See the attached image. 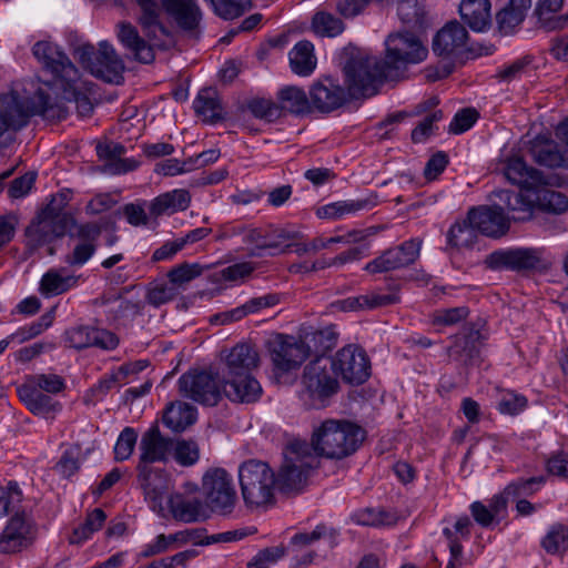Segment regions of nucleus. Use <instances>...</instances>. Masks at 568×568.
<instances>
[{"mask_svg": "<svg viewBox=\"0 0 568 568\" xmlns=\"http://www.w3.org/2000/svg\"><path fill=\"white\" fill-rule=\"evenodd\" d=\"M527 406V398L514 392H506L501 395L498 409L501 414L517 415Z\"/></svg>", "mask_w": 568, "mask_h": 568, "instance_id": "774afa93", "label": "nucleus"}, {"mask_svg": "<svg viewBox=\"0 0 568 568\" xmlns=\"http://www.w3.org/2000/svg\"><path fill=\"white\" fill-rule=\"evenodd\" d=\"M386 54L383 59L390 80H396L406 71L407 65L424 61L428 49L420 39L409 32L389 34L386 39Z\"/></svg>", "mask_w": 568, "mask_h": 568, "instance_id": "6e6552de", "label": "nucleus"}, {"mask_svg": "<svg viewBox=\"0 0 568 568\" xmlns=\"http://www.w3.org/2000/svg\"><path fill=\"white\" fill-rule=\"evenodd\" d=\"M138 433L132 427H125L119 435L114 446V458L116 462L129 459L136 445Z\"/></svg>", "mask_w": 568, "mask_h": 568, "instance_id": "864d4df0", "label": "nucleus"}, {"mask_svg": "<svg viewBox=\"0 0 568 568\" xmlns=\"http://www.w3.org/2000/svg\"><path fill=\"white\" fill-rule=\"evenodd\" d=\"M32 53L43 71L51 75L52 85L57 89L77 82L80 71L59 45L50 41H38L32 47Z\"/></svg>", "mask_w": 568, "mask_h": 568, "instance_id": "9d476101", "label": "nucleus"}, {"mask_svg": "<svg viewBox=\"0 0 568 568\" xmlns=\"http://www.w3.org/2000/svg\"><path fill=\"white\" fill-rule=\"evenodd\" d=\"M38 528L28 514L11 516L0 531V555L13 556L30 548L37 539Z\"/></svg>", "mask_w": 568, "mask_h": 568, "instance_id": "4468645a", "label": "nucleus"}, {"mask_svg": "<svg viewBox=\"0 0 568 568\" xmlns=\"http://www.w3.org/2000/svg\"><path fill=\"white\" fill-rule=\"evenodd\" d=\"M538 207L548 213L562 214L568 211V197L558 191L542 190L537 195Z\"/></svg>", "mask_w": 568, "mask_h": 568, "instance_id": "8fccbe9b", "label": "nucleus"}, {"mask_svg": "<svg viewBox=\"0 0 568 568\" xmlns=\"http://www.w3.org/2000/svg\"><path fill=\"white\" fill-rule=\"evenodd\" d=\"M197 556V551L194 549H187L181 552H178L173 556L161 558L159 560H154L145 566L140 568H175L178 566L186 567L187 561L195 558Z\"/></svg>", "mask_w": 568, "mask_h": 568, "instance_id": "680f3d73", "label": "nucleus"}, {"mask_svg": "<svg viewBox=\"0 0 568 568\" xmlns=\"http://www.w3.org/2000/svg\"><path fill=\"white\" fill-rule=\"evenodd\" d=\"M349 99L352 98L348 90H345L329 78L318 80L310 88L312 112L331 113L343 106Z\"/></svg>", "mask_w": 568, "mask_h": 568, "instance_id": "6ab92c4d", "label": "nucleus"}, {"mask_svg": "<svg viewBox=\"0 0 568 568\" xmlns=\"http://www.w3.org/2000/svg\"><path fill=\"white\" fill-rule=\"evenodd\" d=\"M566 0H537L534 8V16L538 24L546 31H558L568 29V11L558 14L565 6Z\"/></svg>", "mask_w": 568, "mask_h": 568, "instance_id": "c756f323", "label": "nucleus"}, {"mask_svg": "<svg viewBox=\"0 0 568 568\" xmlns=\"http://www.w3.org/2000/svg\"><path fill=\"white\" fill-rule=\"evenodd\" d=\"M503 172L513 184L527 191L536 190L546 184L544 174L529 166L521 156L514 155L504 161Z\"/></svg>", "mask_w": 568, "mask_h": 568, "instance_id": "393cba45", "label": "nucleus"}, {"mask_svg": "<svg viewBox=\"0 0 568 568\" xmlns=\"http://www.w3.org/2000/svg\"><path fill=\"white\" fill-rule=\"evenodd\" d=\"M17 392L21 402L36 416L47 419L54 418L62 409L61 404L53 400L48 393L45 394V392L26 382L18 387Z\"/></svg>", "mask_w": 568, "mask_h": 568, "instance_id": "bb28decb", "label": "nucleus"}, {"mask_svg": "<svg viewBox=\"0 0 568 568\" xmlns=\"http://www.w3.org/2000/svg\"><path fill=\"white\" fill-rule=\"evenodd\" d=\"M301 385L300 397L307 407H325L339 388L332 357L321 355L311 361L303 369Z\"/></svg>", "mask_w": 568, "mask_h": 568, "instance_id": "423d86ee", "label": "nucleus"}, {"mask_svg": "<svg viewBox=\"0 0 568 568\" xmlns=\"http://www.w3.org/2000/svg\"><path fill=\"white\" fill-rule=\"evenodd\" d=\"M242 496L246 505L263 506L274 498L277 478L265 462L250 459L239 468Z\"/></svg>", "mask_w": 568, "mask_h": 568, "instance_id": "0eeeda50", "label": "nucleus"}, {"mask_svg": "<svg viewBox=\"0 0 568 568\" xmlns=\"http://www.w3.org/2000/svg\"><path fill=\"white\" fill-rule=\"evenodd\" d=\"M353 520L362 526H384L394 523L393 516L383 509L366 508L353 515Z\"/></svg>", "mask_w": 568, "mask_h": 568, "instance_id": "6e6d98bb", "label": "nucleus"}, {"mask_svg": "<svg viewBox=\"0 0 568 568\" xmlns=\"http://www.w3.org/2000/svg\"><path fill=\"white\" fill-rule=\"evenodd\" d=\"M378 203L376 194H371L364 199L337 201L324 205L317 210L321 219H339L346 214H355L359 211H367L375 207Z\"/></svg>", "mask_w": 568, "mask_h": 568, "instance_id": "c9c22d12", "label": "nucleus"}, {"mask_svg": "<svg viewBox=\"0 0 568 568\" xmlns=\"http://www.w3.org/2000/svg\"><path fill=\"white\" fill-rule=\"evenodd\" d=\"M312 29L320 37L333 38L344 31L345 24L333 13L320 11L312 19Z\"/></svg>", "mask_w": 568, "mask_h": 568, "instance_id": "49530a36", "label": "nucleus"}, {"mask_svg": "<svg viewBox=\"0 0 568 568\" xmlns=\"http://www.w3.org/2000/svg\"><path fill=\"white\" fill-rule=\"evenodd\" d=\"M80 276L67 273L64 267L50 268L39 283V292L44 297L61 295L78 285Z\"/></svg>", "mask_w": 568, "mask_h": 568, "instance_id": "72a5a7b5", "label": "nucleus"}, {"mask_svg": "<svg viewBox=\"0 0 568 568\" xmlns=\"http://www.w3.org/2000/svg\"><path fill=\"white\" fill-rule=\"evenodd\" d=\"M285 555L283 545L260 550L248 562L247 568H268Z\"/></svg>", "mask_w": 568, "mask_h": 568, "instance_id": "bf43d9fd", "label": "nucleus"}, {"mask_svg": "<svg viewBox=\"0 0 568 568\" xmlns=\"http://www.w3.org/2000/svg\"><path fill=\"white\" fill-rule=\"evenodd\" d=\"M468 41V32L458 21L446 23L433 39V51L439 57L449 58L462 53Z\"/></svg>", "mask_w": 568, "mask_h": 568, "instance_id": "b1692460", "label": "nucleus"}, {"mask_svg": "<svg viewBox=\"0 0 568 568\" xmlns=\"http://www.w3.org/2000/svg\"><path fill=\"white\" fill-rule=\"evenodd\" d=\"M278 110L294 115H306L312 113L310 93L302 88L287 85L277 92Z\"/></svg>", "mask_w": 568, "mask_h": 568, "instance_id": "4c0bfd02", "label": "nucleus"}, {"mask_svg": "<svg viewBox=\"0 0 568 568\" xmlns=\"http://www.w3.org/2000/svg\"><path fill=\"white\" fill-rule=\"evenodd\" d=\"M335 374H339L344 382L363 384L371 375V364L366 353L356 346L348 345L339 349L332 358Z\"/></svg>", "mask_w": 568, "mask_h": 568, "instance_id": "dca6fc26", "label": "nucleus"}, {"mask_svg": "<svg viewBox=\"0 0 568 568\" xmlns=\"http://www.w3.org/2000/svg\"><path fill=\"white\" fill-rule=\"evenodd\" d=\"M469 311L465 306L436 310L432 314V323L438 326H453L466 320Z\"/></svg>", "mask_w": 568, "mask_h": 568, "instance_id": "4d7b16f0", "label": "nucleus"}, {"mask_svg": "<svg viewBox=\"0 0 568 568\" xmlns=\"http://www.w3.org/2000/svg\"><path fill=\"white\" fill-rule=\"evenodd\" d=\"M139 449L140 457L136 466L139 485L148 500L154 505L160 504L165 489L164 474L152 464L168 462L173 450L172 438L164 437L154 425L142 435Z\"/></svg>", "mask_w": 568, "mask_h": 568, "instance_id": "f257e3e1", "label": "nucleus"}, {"mask_svg": "<svg viewBox=\"0 0 568 568\" xmlns=\"http://www.w3.org/2000/svg\"><path fill=\"white\" fill-rule=\"evenodd\" d=\"M258 353L252 345L247 343L236 344L225 357L223 377L231 376V383L237 385V381L245 378V374L253 373L258 366Z\"/></svg>", "mask_w": 568, "mask_h": 568, "instance_id": "412c9836", "label": "nucleus"}, {"mask_svg": "<svg viewBox=\"0 0 568 568\" xmlns=\"http://www.w3.org/2000/svg\"><path fill=\"white\" fill-rule=\"evenodd\" d=\"M23 495L16 481L0 487V517L27 514L22 506Z\"/></svg>", "mask_w": 568, "mask_h": 568, "instance_id": "37998d69", "label": "nucleus"}, {"mask_svg": "<svg viewBox=\"0 0 568 568\" xmlns=\"http://www.w3.org/2000/svg\"><path fill=\"white\" fill-rule=\"evenodd\" d=\"M65 341L70 347L75 349L99 347L111 351L119 345V338L114 333L91 326H77L68 329Z\"/></svg>", "mask_w": 568, "mask_h": 568, "instance_id": "aec40b11", "label": "nucleus"}, {"mask_svg": "<svg viewBox=\"0 0 568 568\" xmlns=\"http://www.w3.org/2000/svg\"><path fill=\"white\" fill-rule=\"evenodd\" d=\"M493 195L504 204L501 206L504 212L507 211L510 214V221L525 222L531 219L532 204L523 194L509 190H498Z\"/></svg>", "mask_w": 568, "mask_h": 568, "instance_id": "58836bf2", "label": "nucleus"}, {"mask_svg": "<svg viewBox=\"0 0 568 568\" xmlns=\"http://www.w3.org/2000/svg\"><path fill=\"white\" fill-rule=\"evenodd\" d=\"M273 369L276 374L298 368L311 355V346L292 335L275 334L267 342Z\"/></svg>", "mask_w": 568, "mask_h": 568, "instance_id": "9b49d317", "label": "nucleus"}, {"mask_svg": "<svg viewBox=\"0 0 568 568\" xmlns=\"http://www.w3.org/2000/svg\"><path fill=\"white\" fill-rule=\"evenodd\" d=\"M124 62L115 49L106 41L99 43L97 60L90 65V72L109 83L119 84L123 80Z\"/></svg>", "mask_w": 568, "mask_h": 568, "instance_id": "4be33fe9", "label": "nucleus"}, {"mask_svg": "<svg viewBox=\"0 0 568 568\" xmlns=\"http://www.w3.org/2000/svg\"><path fill=\"white\" fill-rule=\"evenodd\" d=\"M124 153L125 148L118 142L110 141L97 145L99 159L105 162L103 171L111 174H122L136 169V161L122 159Z\"/></svg>", "mask_w": 568, "mask_h": 568, "instance_id": "2f4dec72", "label": "nucleus"}, {"mask_svg": "<svg viewBox=\"0 0 568 568\" xmlns=\"http://www.w3.org/2000/svg\"><path fill=\"white\" fill-rule=\"evenodd\" d=\"M283 455L284 459L276 476L277 487L285 494L301 493L318 467L320 460L311 452L308 443L302 440L291 442Z\"/></svg>", "mask_w": 568, "mask_h": 568, "instance_id": "39448f33", "label": "nucleus"}, {"mask_svg": "<svg viewBox=\"0 0 568 568\" xmlns=\"http://www.w3.org/2000/svg\"><path fill=\"white\" fill-rule=\"evenodd\" d=\"M191 202L190 193L186 190L178 189L165 192L153 199L150 203L149 211L154 217L161 215H171L178 211H184Z\"/></svg>", "mask_w": 568, "mask_h": 568, "instance_id": "e433bc0d", "label": "nucleus"}, {"mask_svg": "<svg viewBox=\"0 0 568 568\" xmlns=\"http://www.w3.org/2000/svg\"><path fill=\"white\" fill-rule=\"evenodd\" d=\"M195 113L204 122L215 123L223 119L222 105L217 92L212 88L202 89L193 102Z\"/></svg>", "mask_w": 568, "mask_h": 568, "instance_id": "ea45409f", "label": "nucleus"}, {"mask_svg": "<svg viewBox=\"0 0 568 568\" xmlns=\"http://www.w3.org/2000/svg\"><path fill=\"white\" fill-rule=\"evenodd\" d=\"M491 3L489 0H462V20L475 32H485L491 26Z\"/></svg>", "mask_w": 568, "mask_h": 568, "instance_id": "7c9ffc66", "label": "nucleus"}, {"mask_svg": "<svg viewBox=\"0 0 568 568\" xmlns=\"http://www.w3.org/2000/svg\"><path fill=\"white\" fill-rule=\"evenodd\" d=\"M478 230L468 222V216L463 222L454 223L448 233L447 242L452 247H471L477 241Z\"/></svg>", "mask_w": 568, "mask_h": 568, "instance_id": "c03bdc74", "label": "nucleus"}, {"mask_svg": "<svg viewBox=\"0 0 568 568\" xmlns=\"http://www.w3.org/2000/svg\"><path fill=\"white\" fill-rule=\"evenodd\" d=\"M345 82L353 99L369 98L377 93L385 80H390L383 60L368 53H352L344 65Z\"/></svg>", "mask_w": 568, "mask_h": 568, "instance_id": "20e7f679", "label": "nucleus"}, {"mask_svg": "<svg viewBox=\"0 0 568 568\" xmlns=\"http://www.w3.org/2000/svg\"><path fill=\"white\" fill-rule=\"evenodd\" d=\"M102 232V225L97 222H88L78 224L75 222L72 225L71 230L67 232L70 237H75L80 240V242H91L95 244V241L99 239Z\"/></svg>", "mask_w": 568, "mask_h": 568, "instance_id": "e2e57ef3", "label": "nucleus"}, {"mask_svg": "<svg viewBox=\"0 0 568 568\" xmlns=\"http://www.w3.org/2000/svg\"><path fill=\"white\" fill-rule=\"evenodd\" d=\"M168 507L178 521L191 524L207 517L206 505L202 500L195 497L186 498L179 493L169 497Z\"/></svg>", "mask_w": 568, "mask_h": 568, "instance_id": "c85d7f7f", "label": "nucleus"}, {"mask_svg": "<svg viewBox=\"0 0 568 568\" xmlns=\"http://www.w3.org/2000/svg\"><path fill=\"white\" fill-rule=\"evenodd\" d=\"M231 379V376L223 377V393L230 400L253 403L260 398L262 387L253 374H245L244 381H237V385H233Z\"/></svg>", "mask_w": 568, "mask_h": 568, "instance_id": "f704fd0d", "label": "nucleus"}, {"mask_svg": "<svg viewBox=\"0 0 568 568\" xmlns=\"http://www.w3.org/2000/svg\"><path fill=\"white\" fill-rule=\"evenodd\" d=\"M74 224L75 219L72 215H52L42 210L26 229V245L33 252L64 236Z\"/></svg>", "mask_w": 568, "mask_h": 568, "instance_id": "f8f14e48", "label": "nucleus"}, {"mask_svg": "<svg viewBox=\"0 0 568 568\" xmlns=\"http://www.w3.org/2000/svg\"><path fill=\"white\" fill-rule=\"evenodd\" d=\"M542 548L551 555L568 550V529L564 525H554L541 540Z\"/></svg>", "mask_w": 568, "mask_h": 568, "instance_id": "3c124183", "label": "nucleus"}, {"mask_svg": "<svg viewBox=\"0 0 568 568\" xmlns=\"http://www.w3.org/2000/svg\"><path fill=\"white\" fill-rule=\"evenodd\" d=\"M58 90L62 92L61 99H52L43 89L39 88L32 98V114H39L49 121H61L68 116L69 109L65 102L75 103L78 114L82 118L89 116L93 111V104L88 94L92 91V83L78 74L75 83H65Z\"/></svg>", "mask_w": 568, "mask_h": 568, "instance_id": "7ed1b4c3", "label": "nucleus"}, {"mask_svg": "<svg viewBox=\"0 0 568 568\" xmlns=\"http://www.w3.org/2000/svg\"><path fill=\"white\" fill-rule=\"evenodd\" d=\"M179 290L169 281V283H156L148 290L146 301L149 304L158 307L176 297Z\"/></svg>", "mask_w": 568, "mask_h": 568, "instance_id": "13d9d810", "label": "nucleus"}, {"mask_svg": "<svg viewBox=\"0 0 568 568\" xmlns=\"http://www.w3.org/2000/svg\"><path fill=\"white\" fill-rule=\"evenodd\" d=\"M531 0H509L496 13L497 30L501 36L515 34L525 21L531 8Z\"/></svg>", "mask_w": 568, "mask_h": 568, "instance_id": "cd10ccee", "label": "nucleus"}, {"mask_svg": "<svg viewBox=\"0 0 568 568\" xmlns=\"http://www.w3.org/2000/svg\"><path fill=\"white\" fill-rule=\"evenodd\" d=\"M95 250V244L91 242H80L64 256V262L69 266H82L93 256Z\"/></svg>", "mask_w": 568, "mask_h": 568, "instance_id": "0e129e2a", "label": "nucleus"}, {"mask_svg": "<svg viewBox=\"0 0 568 568\" xmlns=\"http://www.w3.org/2000/svg\"><path fill=\"white\" fill-rule=\"evenodd\" d=\"M172 455L179 465L190 467L199 462L200 447L196 442L192 439H172Z\"/></svg>", "mask_w": 568, "mask_h": 568, "instance_id": "de8ad7c7", "label": "nucleus"}, {"mask_svg": "<svg viewBox=\"0 0 568 568\" xmlns=\"http://www.w3.org/2000/svg\"><path fill=\"white\" fill-rule=\"evenodd\" d=\"M314 47L308 41H300L290 51V64L292 71L298 75H310L315 67Z\"/></svg>", "mask_w": 568, "mask_h": 568, "instance_id": "79ce46f5", "label": "nucleus"}, {"mask_svg": "<svg viewBox=\"0 0 568 568\" xmlns=\"http://www.w3.org/2000/svg\"><path fill=\"white\" fill-rule=\"evenodd\" d=\"M179 390L182 396L201 405L215 406L222 398L217 374L206 371H189L180 376Z\"/></svg>", "mask_w": 568, "mask_h": 568, "instance_id": "ddd939ff", "label": "nucleus"}, {"mask_svg": "<svg viewBox=\"0 0 568 568\" xmlns=\"http://www.w3.org/2000/svg\"><path fill=\"white\" fill-rule=\"evenodd\" d=\"M541 261L540 251L518 247L504 248L487 255L485 263L491 270L528 271L536 268Z\"/></svg>", "mask_w": 568, "mask_h": 568, "instance_id": "f3484780", "label": "nucleus"}, {"mask_svg": "<svg viewBox=\"0 0 568 568\" xmlns=\"http://www.w3.org/2000/svg\"><path fill=\"white\" fill-rule=\"evenodd\" d=\"M422 244L423 241L416 237L387 248L368 262L364 270L368 273L377 274L405 268L418 260Z\"/></svg>", "mask_w": 568, "mask_h": 568, "instance_id": "2eb2a0df", "label": "nucleus"}, {"mask_svg": "<svg viewBox=\"0 0 568 568\" xmlns=\"http://www.w3.org/2000/svg\"><path fill=\"white\" fill-rule=\"evenodd\" d=\"M443 119V112L437 110L432 114L427 115L413 131H412V140L415 143L424 142L428 136H430L436 130V122Z\"/></svg>", "mask_w": 568, "mask_h": 568, "instance_id": "69168bd1", "label": "nucleus"}, {"mask_svg": "<svg viewBox=\"0 0 568 568\" xmlns=\"http://www.w3.org/2000/svg\"><path fill=\"white\" fill-rule=\"evenodd\" d=\"M202 266L197 263H182L173 267L168 273V278L176 287V290H179L180 287L184 286L189 282L200 276L202 274Z\"/></svg>", "mask_w": 568, "mask_h": 568, "instance_id": "603ef678", "label": "nucleus"}, {"mask_svg": "<svg viewBox=\"0 0 568 568\" xmlns=\"http://www.w3.org/2000/svg\"><path fill=\"white\" fill-rule=\"evenodd\" d=\"M205 505L212 511L230 514L237 500L232 476L222 467L209 468L202 476Z\"/></svg>", "mask_w": 568, "mask_h": 568, "instance_id": "1a4fd4ad", "label": "nucleus"}, {"mask_svg": "<svg viewBox=\"0 0 568 568\" xmlns=\"http://www.w3.org/2000/svg\"><path fill=\"white\" fill-rule=\"evenodd\" d=\"M248 110L255 118L266 121H273L280 115L278 104L266 99H254L250 101Z\"/></svg>", "mask_w": 568, "mask_h": 568, "instance_id": "338daca9", "label": "nucleus"}, {"mask_svg": "<svg viewBox=\"0 0 568 568\" xmlns=\"http://www.w3.org/2000/svg\"><path fill=\"white\" fill-rule=\"evenodd\" d=\"M26 383L48 394H59L65 388L63 377L57 374H36L29 376Z\"/></svg>", "mask_w": 568, "mask_h": 568, "instance_id": "5fc2aeb1", "label": "nucleus"}, {"mask_svg": "<svg viewBox=\"0 0 568 568\" xmlns=\"http://www.w3.org/2000/svg\"><path fill=\"white\" fill-rule=\"evenodd\" d=\"M397 14L409 28H422L425 20L424 7L417 0H399Z\"/></svg>", "mask_w": 568, "mask_h": 568, "instance_id": "09e8293b", "label": "nucleus"}, {"mask_svg": "<svg viewBox=\"0 0 568 568\" xmlns=\"http://www.w3.org/2000/svg\"><path fill=\"white\" fill-rule=\"evenodd\" d=\"M468 222L477 227L478 233L500 239L507 234L510 227V219L504 213L500 204L480 205L468 211Z\"/></svg>", "mask_w": 568, "mask_h": 568, "instance_id": "a211bd4d", "label": "nucleus"}, {"mask_svg": "<svg viewBox=\"0 0 568 568\" xmlns=\"http://www.w3.org/2000/svg\"><path fill=\"white\" fill-rule=\"evenodd\" d=\"M196 420V409L187 403H171L163 415V423L174 432H183Z\"/></svg>", "mask_w": 568, "mask_h": 568, "instance_id": "a19ab883", "label": "nucleus"}, {"mask_svg": "<svg viewBox=\"0 0 568 568\" xmlns=\"http://www.w3.org/2000/svg\"><path fill=\"white\" fill-rule=\"evenodd\" d=\"M366 430L346 419H326L314 427L311 452L318 458L341 460L352 456L363 444Z\"/></svg>", "mask_w": 568, "mask_h": 568, "instance_id": "f03ea898", "label": "nucleus"}, {"mask_svg": "<svg viewBox=\"0 0 568 568\" xmlns=\"http://www.w3.org/2000/svg\"><path fill=\"white\" fill-rule=\"evenodd\" d=\"M397 302L398 296L396 294L371 292L364 295L349 296L347 298L336 301L332 306L342 312H358L388 306Z\"/></svg>", "mask_w": 568, "mask_h": 568, "instance_id": "473e14b6", "label": "nucleus"}, {"mask_svg": "<svg viewBox=\"0 0 568 568\" xmlns=\"http://www.w3.org/2000/svg\"><path fill=\"white\" fill-rule=\"evenodd\" d=\"M161 3L165 12L182 30L197 37L202 10L196 0H161Z\"/></svg>", "mask_w": 568, "mask_h": 568, "instance_id": "a878e982", "label": "nucleus"}, {"mask_svg": "<svg viewBox=\"0 0 568 568\" xmlns=\"http://www.w3.org/2000/svg\"><path fill=\"white\" fill-rule=\"evenodd\" d=\"M530 63L531 59L529 57L519 58L511 63L500 68L496 77L504 82H511L514 80L520 79L524 74L527 73Z\"/></svg>", "mask_w": 568, "mask_h": 568, "instance_id": "052dcab7", "label": "nucleus"}, {"mask_svg": "<svg viewBox=\"0 0 568 568\" xmlns=\"http://www.w3.org/2000/svg\"><path fill=\"white\" fill-rule=\"evenodd\" d=\"M528 153L541 166L550 169L568 166V150L560 148L555 140L546 135H537L530 140Z\"/></svg>", "mask_w": 568, "mask_h": 568, "instance_id": "5701e85b", "label": "nucleus"}, {"mask_svg": "<svg viewBox=\"0 0 568 568\" xmlns=\"http://www.w3.org/2000/svg\"><path fill=\"white\" fill-rule=\"evenodd\" d=\"M106 519L105 513L101 508H95L88 514L83 524L73 529L69 538L70 544H82L89 539L93 532L102 528Z\"/></svg>", "mask_w": 568, "mask_h": 568, "instance_id": "a18cd8bd", "label": "nucleus"}]
</instances>
